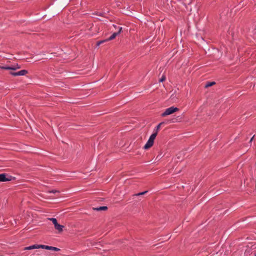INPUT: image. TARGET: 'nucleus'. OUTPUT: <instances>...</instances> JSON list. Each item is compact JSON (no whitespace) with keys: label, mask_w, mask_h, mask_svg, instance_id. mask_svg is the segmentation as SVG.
<instances>
[{"label":"nucleus","mask_w":256,"mask_h":256,"mask_svg":"<svg viewBox=\"0 0 256 256\" xmlns=\"http://www.w3.org/2000/svg\"><path fill=\"white\" fill-rule=\"evenodd\" d=\"M16 178L7 174L3 173L0 174V182H5L15 180Z\"/></svg>","instance_id":"obj_2"},{"label":"nucleus","mask_w":256,"mask_h":256,"mask_svg":"<svg viewBox=\"0 0 256 256\" xmlns=\"http://www.w3.org/2000/svg\"><path fill=\"white\" fill-rule=\"evenodd\" d=\"M26 74L28 71L26 70H22L18 72H10V74L13 76H24Z\"/></svg>","instance_id":"obj_5"},{"label":"nucleus","mask_w":256,"mask_h":256,"mask_svg":"<svg viewBox=\"0 0 256 256\" xmlns=\"http://www.w3.org/2000/svg\"><path fill=\"white\" fill-rule=\"evenodd\" d=\"M163 152L162 150H160L158 154L156 157L155 160L156 162L159 161L160 160H161L162 157L164 156Z\"/></svg>","instance_id":"obj_10"},{"label":"nucleus","mask_w":256,"mask_h":256,"mask_svg":"<svg viewBox=\"0 0 256 256\" xmlns=\"http://www.w3.org/2000/svg\"><path fill=\"white\" fill-rule=\"evenodd\" d=\"M159 129H156L155 132L151 134L147 142L144 146V148L145 150H148L154 144V140L158 134V130Z\"/></svg>","instance_id":"obj_1"},{"label":"nucleus","mask_w":256,"mask_h":256,"mask_svg":"<svg viewBox=\"0 0 256 256\" xmlns=\"http://www.w3.org/2000/svg\"><path fill=\"white\" fill-rule=\"evenodd\" d=\"M54 226L55 229L58 230L59 233H61L63 231V228H64V226L58 224Z\"/></svg>","instance_id":"obj_9"},{"label":"nucleus","mask_w":256,"mask_h":256,"mask_svg":"<svg viewBox=\"0 0 256 256\" xmlns=\"http://www.w3.org/2000/svg\"><path fill=\"white\" fill-rule=\"evenodd\" d=\"M0 68L6 70H16L20 68L18 64H14L12 66H2L0 67Z\"/></svg>","instance_id":"obj_4"},{"label":"nucleus","mask_w":256,"mask_h":256,"mask_svg":"<svg viewBox=\"0 0 256 256\" xmlns=\"http://www.w3.org/2000/svg\"><path fill=\"white\" fill-rule=\"evenodd\" d=\"M42 248V244H34L29 246H27L24 248V250H31L32 249H36V248Z\"/></svg>","instance_id":"obj_8"},{"label":"nucleus","mask_w":256,"mask_h":256,"mask_svg":"<svg viewBox=\"0 0 256 256\" xmlns=\"http://www.w3.org/2000/svg\"><path fill=\"white\" fill-rule=\"evenodd\" d=\"M108 207L106 206H100L98 208H93L94 210H96V211H100V210H108Z\"/></svg>","instance_id":"obj_11"},{"label":"nucleus","mask_w":256,"mask_h":256,"mask_svg":"<svg viewBox=\"0 0 256 256\" xmlns=\"http://www.w3.org/2000/svg\"><path fill=\"white\" fill-rule=\"evenodd\" d=\"M60 192L58 190H52L48 192L49 193H53L54 194L56 192Z\"/></svg>","instance_id":"obj_18"},{"label":"nucleus","mask_w":256,"mask_h":256,"mask_svg":"<svg viewBox=\"0 0 256 256\" xmlns=\"http://www.w3.org/2000/svg\"><path fill=\"white\" fill-rule=\"evenodd\" d=\"M42 248L46 249L47 250H52L56 251V252H58V251L60 250V249L58 248L54 247L52 246L42 245Z\"/></svg>","instance_id":"obj_7"},{"label":"nucleus","mask_w":256,"mask_h":256,"mask_svg":"<svg viewBox=\"0 0 256 256\" xmlns=\"http://www.w3.org/2000/svg\"><path fill=\"white\" fill-rule=\"evenodd\" d=\"M122 30V27H118V32L113 33L108 38H106L108 41L114 39L118 34L120 33Z\"/></svg>","instance_id":"obj_6"},{"label":"nucleus","mask_w":256,"mask_h":256,"mask_svg":"<svg viewBox=\"0 0 256 256\" xmlns=\"http://www.w3.org/2000/svg\"><path fill=\"white\" fill-rule=\"evenodd\" d=\"M48 220L52 222L54 226L58 224L57 220L56 218H48Z\"/></svg>","instance_id":"obj_12"},{"label":"nucleus","mask_w":256,"mask_h":256,"mask_svg":"<svg viewBox=\"0 0 256 256\" xmlns=\"http://www.w3.org/2000/svg\"><path fill=\"white\" fill-rule=\"evenodd\" d=\"M178 108H177L176 107H174V106H171L170 108H166L165 110V111L163 113H162V116H166L172 114L174 112L178 111Z\"/></svg>","instance_id":"obj_3"},{"label":"nucleus","mask_w":256,"mask_h":256,"mask_svg":"<svg viewBox=\"0 0 256 256\" xmlns=\"http://www.w3.org/2000/svg\"><path fill=\"white\" fill-rule=\"evenodd\" d=\"M215 84V82H207L206 84L205 85L206 88H208L210 86H212V85Z\"/></svg>","instance_id":"obj_14"},{"label":"nucleus","mask_w":256,"mask_h":256,"mask_svg":"<svg viewBox=\"0 0 256 256\" xmlns=\"http://www.w3.org/2000/svg\"><path fill=\"white\" fill-rule=\"evenodd\" d=\"M166 76H162V78L160 79L159 82H163L166 80Z\"/></svg>","instance_id":"obj_16"},{"label":"nucleus","mask_w":256,"mask_h":256,"mask_svg":"<svg viewBox=\"0 0 256 256\" xmlns=\"http://www.w3.org/2000/svg\"><path fill=\"white\" fill-rule=\"evenodd\" d=\"M108 42L107 39H106V40H100V41H98L96 42V46H99L100 44H104V42Z\"/></svg>","instance_id":"obj_13"},{"label":"nucleus","mask_w":256,"mask_h":256,"mask_svg":"<svg viewBox=\"0 0 256 256\" xmlns=\"http://www.w3.org/2000/svg\"><path fill=\"white\" fill-rule=\"evenodd\" d=\"M254 256H256V254L254 255Z\"/></svg>","instance_id":"obj_20"},{"label":"nucleus","mask_w":256,"mask_h":256,"mask_svg":"<svg viewBox=\"0 0 256 256\" xmlns=\"http://www.w3.org/2000/svg\"><path fill=\"white\" fill-rule=\"evenodd\" d=\"M147 192H148V191L146 190V191H144V192H139V193H138V194H134L133 195V196H139L143 195V194H146Z\"/></svg>","instance_id":"obj_15"},{"label":"nucleus","mask_w":256,"mask_h":256,"mask_svg":"<svg viewBox=\"0 0 256 256\" xmlns=\"http://www.w3.org/2000/svg\"><path fill=\"white\" fill-rule=\"evenodd\" d=\"M164 124V122H160L157 124L154 128H160V126Z\"/></svg>","instance_id":"obj_17"},{"label":"nucleus","mask_w":256,"mask_h":256,"mask_svg":"<svg viewBox=\"0 0 256 256\" xmlns=\"http://www.w3.org/2000/svg\"><path fill=\"white\" fill-rule=\"evenodd\" d=\"M254 136H253L250 138V142H251L252 140H253V138H254Z\"/></svg>","instance_id":"obj_19"}]
</instances>
